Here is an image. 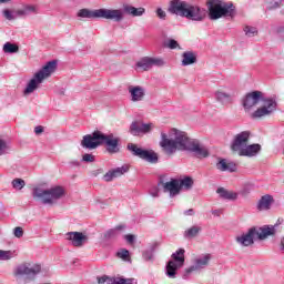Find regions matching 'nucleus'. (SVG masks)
I'll return each instance as SVG.
<instances>
[{
  "instance_id": "obj_1",
  "label": "nucleus",
  "mask_w": 284,
  "mask_h": 284,
  "mask_svg": "<svg viewBox=\"0 0 284 284\" xmlns=\"http://www.w3.org/2000/svg\"><path fill=\"white\" fill-rule=\"evenodd\" d=\"M160 148H162L163 152L169 156L175 154L176 150L192 152L197 159H207V156H210V152L205 146L199 143V140L190 139L187 133L176 129H171L169 133L161 131Z\"/></svg>"
},
{
  "instance_id": "obj_2",
  "label": "nucleus",
  "mask_w": 284,
  "mask_h": 284,
  "mask_svg": "<svg viewBox=\"0 0 284 284\" xmlns=\"http://www.w3.org/2000/svg\"><path fill=\"white\" fill-rule=\"evenodd\" d=\"M263 101V105L251 113V119H263V116H270L276 112L277 103L274 98H263V92L261 91H252L246 93V95L242 100V105L245 112H250L254 108V105H258Z\"/></svg>"
},
{
  "instance_id": "obj_3",
  "label": "nucleus",
  "mask_w": 284,
  "mask_h": 284,
  "mask_svg": "<svg viewBox=\"0 0 284 284\" xmlns=\"http://www.w3.org/2000/svg\"><path fill=\"white\" fill-rule=\"evenodd\" d=\"M105 145L109 154H119L121 149L119 148V138L114 134H105L101 131H93L91 134H87L82 138L81 148L84 150H97V148Z\"/></svg>"
},
{
  "instance_id": "obj_4",
  "label": "nucleus",
  "mask_w": 284,
  "mask_h": 284,
  "mask_svg": "<svg viewBox=\"0 0 284 284\" xmlns=\"http://www.w3.org/2000/svg\"><path fill=\"white\" fill-rule=\"evenodd\" d=\"M169 12L176 14V17H183L189 21H203L204 19L201 7L181 0L171 1Z\"/></svg>"
},
{
  "instance_id": "obj_5",
  "label": "nucleus",
  "mask_w": 284,
  "mask_h": 284,
  "mask_svg": "<svg viewBox=\"0 0 284 284\" xmlns=\"http://www.w3.org/2000/svg\"><path fill=\"white\" fill-rule=\"evenodd\" d=\"M275 232L274 226H253L246 233L236 236L235 241L241 247H250V245H254V241H265L267 236L274 235Z\"/></svg>"
},
{
  "instance_id": "obj_6",
  "label": "nucleus",
  "mask_w": 284,
  "mask_h": 284,
  "mask_svg": "<svg viewBox=\"0 0 284 284\" xmlns=\"http://www.w3.org/2000/svg\"><path fill=\"white\" fill-rule=\"evenodd\" d=\"M77 17L80 19H106L121 23L123 21V11L121 9H80Z\"/></svg>"
},
{
  "instance_id": "obj_7",
  "label": "nucleus",
  "mask_w": 284,
  "mask_h": 284,
  "mask_svg": "<svg viewBox=\"0 0 284 284\" xmlns=\"http://www.w3.org/2000/svg\"><path fill=\"white\" fill-rule=\"evenodd\" d=\"M206 6L209 10V19H211V21H216L217 19H222V17H231V19H234L236 14V8L232 2L209 0Z\"/></svg>"
},
{
  "instance_id": "obj_8",
  "label": "nucleus",
  "mask_w": 284,
  "mask_h": 284,
  "mask_svg": "<svg viewBox=\"0 0 284 284\" xmlns=\"http://www.w3.org/2000/svg\"><path fill=\"white\" fill-rule=\"evenodd\" d=\"M33 199L41 201L43 205H54L57 201L65 196V189L61 185H55L50 189L34 187L32 191Z\"/></svg>"
},
{
  "instance_id": "obj_9",
  "label": "nucleus",
  "mask_w": 284,
  "mask_h": 284,
  "mask_svg": "<svg viewBox=\"0 0 284 284\" xmlns=\"http://www.w3.org/2000/svg\"><path fill=\"white\" fill-rule=\"evenodd\" d=\"M57 71V60H52L47 62V65L42 67L40 71L34 73L33 78L28 82L27 88L23 91V94H32L34 90L45 81L49 77L53 74V72Z\"/></svg>"
},
{
  "instance_id": "obj_10",
  "label": "nucleus",
  "mask_w": 284,
  "mask_h": 284,
  "mask_svg": "<svg viewBox=\"0 0 284 284\" xmlns=\"http://www.w3.org/2000/svg\"><path fill=\"white\" fill-rule=\"evenodd\" d=\"M171 258L165 266V274L168 278H176V272L185 265V248L172 253Z\"/></svg>"
},
{
  "instance_id": "obj_11",
  "label": "nucleus",
  "mask_w": 284,
  "mask_h": 284,
  "mask_svg": "<svg viewBox=\"0 0 284 284\" xmlns=\"http://www.w3.org/2000/svg\"><path fill=\"white\" fill-rule=\"evenodd\" d=\"M210 261H212L211 254H202L196 256L193 260V265L184 271L182 278L187 280L190 278V274H192V272H201V270H205V267L210 265Z\"/></svg>"
},
{
  "instance_id": "obj_12",
  "label": "nucleus",
  "mask_w": 284,
  "mask_h": 284,
  "mask_svg": "<svg viewBox=\"0 0 284 284\" xmlns=\"http://www.w3.org/2000/svg\"><path fill=\"white\" fill-rule=\"evenodd\" d=\"M128 150L132 152L133 156H138L139 159H142V161H148V163H159V155L154 151L138 148L134 143H129Z\"/></svg>"
},
{
  "instance_id": "obj_13",
  "label": "nucleus",
  "mask_w": 284,
  "mask_h": 284,
  "mask_svg": "<svg viewBox=\"0 0 284 284\" xmlns=\"http://www.w3.org/2000/svg\"><path fill=\"white\" fill-rule=\"evenodd\" d=\"M41 272V265L39 264H20L16 267L14 275L16 276H26L27 278H34L37 274Z\"/></svg>"
},
{
  "instance_id": "obj_14",
  "label": "nucleus",
  "mask_w": 284,
  "mask_h": 284,
  "mask_svg": "<svg viewBox=\"0 0 284 284\" xmlns=\"http://www.w3.org/2000/svg\"><path fill=\"white\" fill-rule=\"evenodd\" d=\"M250 131H242L241 133H237L231 142V150L237 153L242 151L247 143H250Z\"/></svg>"
},
{
  "instance_id": "obj_15",
  "label": "nucleus",
  "mask_w": 284,
  "mask_h": 284,
  "mask_svg": "<svg viewBox=\"0 0 284 284\" xmlns=\"http://www.w3.org/2000/svg\"><path fill=\"white\" fill-rule=\"evenodd\" d=\"M153 128V123L145 124L143 122L134 121L131 123L129 132L133 136H140V134H150Z\"/></svg>"
},
{
  "instance_id": "obj_16",
  "label": "nucleus",
  "mask_w": 284,
  "mask_h": 284,
  "mask_svg": "<svg viewBox=\"0 0 284 284\" xmlns=\"http://www.w3.org/2000/svg\"><path fill=\"white\" fill-rule=\"evenodd\" d=\"M162 189L164 194H169L170 199H174V196H179V194H181L179 179H171L169 182H163Z\"/></svg>"
},
{
  "instance_id": "obj_17",
  "label": "nucleus",
  "mask_w": 284,
  "mask_h": 284,
  "mask_svg": "<svg viewBox=\"0 0 284 284\" xmlns=\"http://www.w3.org/2000/svg\"><path fill=\"white\" fill-rule=\"evenodd\" d=\"M65 239L73 247H83V244L88 242V235L81 232H68Z\"/></svg>"
},
{
  "instance_id": "obj_18",
  "label": "nucleus",
  "mask_w": 284,
  "mask_h": 284,
  "mask_svg": "<svg viewBox=\"0 0 284 284\" xmlns=\"http://www.w3.org/2000/svg\"><path fill=\"white\" fill-rule=\"evenodd\" d=\"M126 172H130V168L128 165L119 166L106 172L102 179L105 181V183H110L111 181H114V179L123 176V174H126Z\"/></svg>"
},
{
  "instance_id": "obj_19",
  "label": "nucleus",
  "mask_w": 284,
  "mask_h": 284,
  "mask_svg": "<svg viewBox=\"0 0 284 284\" xmlns=\"http://www.w3.org/2000/svg\"><path fill=\"white\" fill-rule=\"evenodd\" d=\"M99 284H138L134 278H123V277H110L108 275H103L98 277Z\"/></svg>"
},
{
  "instance_id": "obj_20",
  "label": "nucleus",
  "mask_w": 284,
  "mask_h": 284,
  "mask_svg": "<svg viewBox=\"0 0 284 284\" xmlns=\"http://www.w3.org/2000/svg\"><path fill=\"white\" fill-rule=\"evenodd\" d=\"M216 170L220 172H236V163L229 161L226 159H219V161L215 164Z\"/></svg>"
},
{
  "instance_id": "obj_21",
  "label": "nucleus",
  "mask_w": 284,
  "mask_h": 284,
  "mask_svg": "<svg viewBox=\"0 0 284 284\" xmlns=\"http://www.w3.org/2000/svg\"><path fill=\"white\" fill-rule=\"evenodd\" d=\"M121 12L123 13V19H125V14H129L130 17H143L145 14V8H136L130 4H124Z\"/></svg>"
},
{
  "instance_id": "obj_22",
  "label": "nucleus",
  "mask_w": 284,
  "mask_h": 284,
  "mask_svg": "<svg viewBox=\"0 0 284 284\" xmlns=\"http://www.w3.org/2000/svg\"><path fill=\"white\" fill-rule=\"evenodd\" d=\"M129 94H131V101L136 103L139 101H143L145 99V89L143 87H131L129 88Z\"/></svg>"
},
{
  "instance_id": "obj_23",
  "label": "nucleus",
  "mask_w": 284,
  "mask_h": 284,
  "mask_svg": "<svg viewBox=\"0 0 284 284\" xmlns=\"http://www.w3.org/2000/svg\"><path fill=\"white\" fill-rule=\"evenodd\" d=\"M261 152V144H246L237 154L239 156H256Z\"/></svg>"
},
{
  "instance_id": "obj_24",
  "label": "nucleus",
  "mask_w": 284,
  "mask_h": 284,
  "mask_svg": "<svg viewBox=\"0 0 284 284\" xmlns=\"http://www.w3.org/2000/svg\"><path fill=\"white\" fill-rule=\"evenodd\" d=\"M30 14H39V7L37 4H24L21 9H18L20 19L30 17Z\"/></svg>"
},
{
  "instance_id": "obj_25",
  "label": "nucleus",
  "mask_w": 284,
  "mask_h": 284,
  "mask_svg": "<svg viewBox=\"0 0 284 284\" xmlns=\"http://www.w3.org/2000/svg\"><path fill=\"white\" fill-rule=\"evenodd\" d=\"M273 204H274V196L270 194L263 195L257 203V210L260 212H265L267 210H271Z\"/></svg>"
},
{
  "instance_id": "obj_26",
  "label": "nucleus",
  "mask_w": 284,
  "mask_h": 284,
  "mask_svg": "<svg viewBox=\"0 0 284 284\" xmlns=\"http://www.w3.org/2000/svg\"><path fill=\"white\" fill-rule=\"evenodd\" d=\"M216 194H219L220 199H224L225 201H236V199H239V193L227 191L225 187H219Z\"/></svg>"
},
{
  "instance_id": "obj_27",
  "label": "nucleus",
  "mask_w": 284,
  "mask_h": 284,
  "mask_svg": "<svg viewBox=\"0 0 284 284\" xmlns=\"http://www.w3.org/2000/svg\"><path fill=\"white\" fill-rule=\"evenodd\" d=\"M215 100L222 103V105H227L232 103V94L217 90L215 92Z\"/></svg>"
},
{
  "instance_id": "obj_28",
  "label": "nucleus",
  "mask_w": 284,
  "mask_h": 284,
  "mask_svg": "<svg viewBox=\"0 0 284 284\" xmlns=\"http://www.w3.org/2000/svg\"><path fill=\"white\" fill-rule=\"evenodd\" d=\"M179 186H180V192L182 190H185L189 192V190H192L194 187V180L190 176H184L182 179H179Z\"/></svg>"
},
{
  "instance_id": "obj_29",
  "label": "nucleus",
  "mask_w": 284,
  "mask_h": 284,
  "mask_svg": "<svg viewBox=\"0 0 284 284\" xmlns=\"http://www.w3.org/2000/svg\"><path fill=\"white\" fill-rule=\"evenodd\" d=\"M136 68L140 70H143V72H149V70H152V62L150 57H143L136 62Z\"/></svg>"
},
{
  "instance_id": "obj_30",
  "label": "nucleus",
  "mask_w": 284,
  "mask_h": 284,
  "mask_svg": "<svg viewBox=\"0 0 284 284\" xmlns=\"http://www.w3.org/2000/svg\"><path fill=\"white\" fill-rule=\"evenodd\" d=\"M193 63H196V55L194 54V52H184L182 54V65H193Z\"/></svg>"
},
{
  "instance_id": "obj_31",
  "label": "nucleus",
  "mask_w": 284,
  "mask_h": 284,
  "mask_svg": "<svg viewBox=\"0 0 284 284\" xmlns=\"http://www.w3.org/2000/svg\"><path fill=\"white\" fill-rule=\"evenodd\" d=\"M201 230H203L201 226L199 225H193L190 229H187L186 231H184V239H195V236H199V233L201 232Z\"/></svg>"
},
{
  "instance_id": "obj_32",
  "label": "nucleus",
  "mask_w": 284,
  "mask_h": 284,
  "mask_svg": "<svg viewBox=\"0 0 284 284\" xmlns=\"http://www.w3.org/2000/svg\"><path fill=\"white\" fill-rule=\"evenodd\" d=\"M122 230H125L124 225L115 226L114 229H111L104 233V239L106 240L116 239V236L121 234Z\"/></svg>"
},
{
  "instance_id": "obj_33",
  "label": "nucleus",
  "mask_w": 284,
  "mask_h": 284,
  "mask_svg": "<svg viewBox=\"0 0 284 284\" xmlns=\"http://www.w3.org/2000/svg\"><path fill=\"white\" fill-rule=\"evenodd\" d=\"M19 10L12 11L10 9H4L2 11V16L4 17V19H7V21H14L16 19H19Z\"/></svg>"
},
{
  "instance_id": "obj_34",
  "label": "nucleus",
  "mask_w": 284,
  "mask_h": 284,
  "mask_svg": "<svg viewBox=\"0 0 284 284\" xmlns=\"http://www.w3.org/2000/svg\"><path fill=\"white\" fill-rule=\"evenodd\" d=\"M156 247H159V244L154 243L150 250L145 251L142 254V257L144 261H154V250H156Z\"/></svg>"
},
{
  "instance_id": "obj_35",
  "label": "nucleus",
  "mask_w": 284,
  "mask_h": 284,
  "mask_svg": "<svg viewBox=\"0 0 284 284\" xmlns=\"http://www.w3.org/2000/svg\"><path fill=\"white\" fill-rule=\"evenodd\" d=\"M3 52L6 54H14L16 52H19V45L7 42L3 45Z\"/></svg>"
},
{
  "instance_id": "obj_36",
  "label": "nucleus",
  "mask_w": 284,
  "mask_h": 284,
  "mask_svg": "<svg viewBox=\"0 0 284 284\" xmlns=\"http://www.w3.org/2000/svg\"><path fill=\"white\" fill-rule=\"evenodd\" d=\"M14 256H17V251L0 250V261H11Z\"/></svg>"
},
{
  "instance_id": "obj_37",
  "label": "nucleus",
  "mask_w": 284,
  "mask_h": 284,
  "mask_svg": "<svg viewBox=\"0 0 284 284\" xmlns=\"http://www.w3.org/2000/svg\"><path fill=\"white\" fill-rule=\"evenodd\" d=\"M150 59H151V68H153V67H155V68H163L168 63V62H165V60L163 58L150 57Z\"/></svg>"
},
{
  "instance_id": "obj_38",
  "label": "nucleus",
  "mask_w": 284,
  "mask_h": 284,
  "mask_svg": "<svg viewBox=\"0 0 284 284\" xmlns=\"http://www.w3.org/2000/svg\"><path fill=\"white\" fill-rule=\"evenodd\" d=\"M11 185L14 190H23L26 187V181L17 178L12 180Z\"/></svg>"
},
{
  "instance_id": "obj_39",
  "label": "nucleus",
  "mask_w": 284,
  "mask_h": 284,
  "mask_svg": "<svg viewBox=\"0 0 284 284\" xmlns=\"http://www.w3.org/2000/svg\"><path fill=\"white\" fill-rule=\"evenodd\" d=\"M10 152V143H8L6 140L0 139V156H3V154H8Z\"/></svg>"
},
{
  "instance_id": "obj_40",
  "label": "nucleus",
  "mask_w": 284,
  "mask_h": 284,
  "mask_svg": "<svg viewBox=\"0 0 284 284\" xmlns=\"http://www.w3.org/2000/svg\"><path fill=\"white\" fill-rule=\"evenodd\" d=\"M244 33L246 37L252 38V37H256V34H258V30L255 27L246 26V27H244Z\"/></svg>"
},
{
  "instance_id": "obj_41",
  "label": "nucleus",
  "mask_w": 284,
  "mask_h": 284,
  "mask_svg": "<svg viewBox=\"0 0 284 284\" xmlns=\"http://www.w3.org/2000/svg\"><path fill=\"white\" fill-rule=\"evenodd\" d=\"M116 255L119 258H122V261H128V258H130V251L122 248L116 253Z\"/></svg>"
},
{
  "instance_id": "obj_42",
  "label": "nucleus",
  "mask_w": 284,
  "mask_h": 284,
  "mask_svg": "<svg viewBox=\"0 0 284 284\" xmlns=\"http://www.w3.org/2000/svg\"><path fill=\"white\" fill-rule=\"evenodd\" d=\"M82 162L94 163V155H92V153H85L84 155H82Z\"/></svg>"
},
{
  "instance_id": "obj_43",
  "label": "nucleus",
  "mask_w": 284,
  "mask_h": 284,
  "mask_svg": "<svg viewBox=\"0 0 284 284\" xmlns=\"http://www.w3.org/2000/svg\"><path fill=\"white\" fill-rule=\"evenodd\" d=\"M166 48L170 50H176V48H179V42L174 39H170L166 43Z\"/></svg>"
},
{
  "instance_id": "obj_44",
  "label": "nucleus",
  "mask_w": 284,
  "mask_h": 284,
  "mask_svg": "<svg viewBox=\"0 0 284 284\" xmlns=\"http://www.w3.org/2000/svg\"><path fill=\"white\" fill-rule=\"evenodd\" d=\"M13 234L16 239H22L23 237V229L21 226H18L13 230Z\"/></svg>"
},
{
  "instance_id": "obj_45",
  "label": "nucleus",
  "mask_w": 284,
  "mask_h": 284,
  "mask_svg": "<svg viewBox=\"0 0 284 284\" xmlns=\"http://www.w3.org/2000/svg\"><path fill=\"white\" fill-rule=\"evenodd\" d=\"M156 16L159 17V19H162V20H165V18L168 17V14L162 8L156 9Z\"/></svg>"
},
{
  "instance_id": "obj_46",
  "label": "nucleus",
  "mask_w": 284,
  "mask_h": 284,
  "mask_svg": "<svg viewBox=\"0 0 284 284\" xmlns=\"http://www.w3.org/2000/svg\"><path fill=\"white\" fill-rule=\"evenodd\" d=\"M281 3H282V1L271 2L270 6H268V10H274L276 8H281Z\"/></svg>"
},
{
  "instance_id": "obj_47",
  "label": "nucleus",
  "mask_w": 284,
  "mask_h": 284,
  "mask_svg": "<svg viewBox=\"0 0 284 284\" xmlns=\"http://www.w3.org/2000/svg\"><path fill=\"white\" fill-rule=\"evenodd\" d=\"M69 165L71 168H80L81 166V162L79 160H71V161H69Z\"/></svg>"
},
{
  "instance_id": "obj_48",
  "label": "nucleus",
  "mask_w": 284,
  "mask_h": 284,
  "mask_svg": "<svg viewBox=\"0 0 284 284\" xmlns=\"http://www.w3.org/2000/svg\"><path fill=\"white\" fill-rule=\"evenodd\" d=\"M34 133L36 134H43V126L42 125H38L34 128Z\"/></svg>"
},
{
  "instance_id": "obj_49",
  "label": "nucleus",
  "mask_w": 284,
  "mask_h": 284,
  "mask_svg": "<svg viewBox=\"0 0 284 284\" xmlns=\"http://www.w3.org/2000/svg\"><path fill=\"white\" fill-rule=\"evenodd\" d=\"M125 241H128V243H134V235L132 234H128L124 236Z\"/></svg>"
},
{
  "instance_id": "obj_50",
  "label": "nucleus",
  "mask_w": 284,
  "mask_h": 284,
  "mask_svg": "<svg viewBox=\"0 0 284 284\" xmlns=\"http://www.w3.org/2000/svg\"><path fill=\"white\" fill-rule=\"evenodd\" d=\"M184 216H194V210L189 209V210L184 211Z\"/></svg>"
},
{
  "instance_id": "obj_51",
  "label": "nucleus",
  "mask_w": 284,
  "mask_h": 284,
  "mask_svg": "<svg viewBox=\"0 0 284 284\" xmlns=\"http://www.w3.org/2000/svg\"><path fill=\"white\" fill-rule=\"evenodd\" d=\"M211 212H212L213 216H221V214H223L222 210H213Z\"/></svg>"
},
{
  "instance_id": "obj_52",
  "label": "nucleus",
  "mask_w": 284,
  "mask_h": 284,
  "mask_svg": "<svg viewBox=\"0 0 284 284\" xmlns=\"http://www.w3.org/2000/svg\"><path fill=\"white\" fill-rule=\"evenodd\" d=\"M151 196H153V199H156L159 196V190H155L153 192L150 193Z\"/></svg>"
},
{
  "instance_id": "obj_53",
  "label": "nucleus",
  "mask_w": 284,
  "mask_h": 284,
  "mask_svg": "<svg viewBox=\"0 0 284 284\" xmlns=\"http://www.w3.org/2000/svg\"><path fill=\"white\" fill-rule=\"evenodd\" d=\"M241 194H242L243 196H245L246 194H250V191H248L247 189H243V190L241 191Z\"/></svg>"
},
{
  "instance_id": "obj_54",
  "label": "nucleus",
  "mask_w": 284,
  "mask_h": 284,
  "mask_svg": "<svg viewBox=\"0 0 284 284\" xmlns=\"http://www.w3.org/2000/svg\"><path fill=\"white\" fill-rule=\"evenodd\" d=\"M281 250H282V252H283V254H284V237H283L282 241H281Z\"/></svg>"
},
{
  "instance_id": "obj_55",
  "label": "nucleus",
  "mask_w": 284,
  "mask_h": 284,
  "mask_svg": "<svg viewBox=\"0 0 284 284\" xmlns=\"http://www.w3.org/2000/svg\"><path fill=\"white\" fill-rule=\"evenodd\" d=\"M10 0H0V3H8Z\"/></svg>"
}]
</instances>
